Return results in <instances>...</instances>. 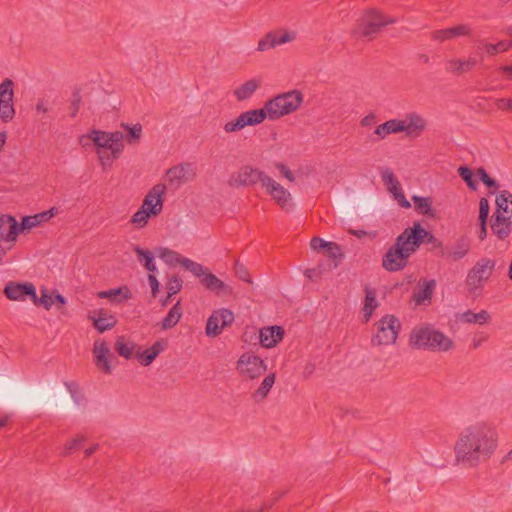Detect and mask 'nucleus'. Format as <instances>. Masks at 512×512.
I'll return each instance as SVG.
<instances>
[{"mask_svg": "<svg viewBox=\"0 0 512 512\" xmlns=\"http://www.w3.org/2000/svg\"><path fill=\"white\" fill-rule=\"evenodd\" d=\"M498 446L497 428L490 422L479 421L466 426L455 443L457 461L477 465L490 458Z\"/></svg>", "mask_w": 512, "mask_h": 512, "instance_id": "f257e3e1", "label": "nucleus"}, {"mask_svg": "<svg viewBox=\"0 0 512 512\" xmlns=\"http://www.w3.org/2000/svg\"><path fill=\"white\" fill-rule=\"evenodd\" d=\"M429 232L420 222H414L406 228L397 238L395 243L387 250L383 257L382 265L389 272H397L404 269L408 258L416 252L422 240Z\"/></svg>", "mask_w": 512, "mask_h": 512, "instance_id": "f03ea898", "label": "nucleus"}, {"mask_svg": "<svg viewBox=\"0 0 512 512\" xmlns=\"http://www.w3.org/2000/svg\"><path fill=\"white\" fill-rule=\"evenodd\" d=\"M124 134L122 132H106L91 130L79 138L82 146L94 145L101 164L110 166L124 150Z\"/></svg>", "mask_w": 512, "mask_h": 512, "instance_id": "7ed1b4c3", "label": "nucleus"}, {"mask_svg": "<svg viewBox=\"0 0 512 512\" xmlns=\"http://www.w3.org/2000/svg\"><path fill=\"white\" fill-rule=\"evenodd\" d=\"M166 186L162 183L154 185L144 196L140 208L132 215L131 223L136 228H144L151 217L158 216L164 207Z\"/></svg>", "mask_w": 512, "mask_h": 512, "instance_id": "20e7f679", "label": "nucleus"}, {"mask_svg": "<svg viewBox=\"0 0 512 512\" xmlns=\"http://www.w3.org/2000/svg\"><path fill=\"white\" fill-rule=\"evenodd\" d=\"M411 344L417 349L446 352L453 346V341L432 326L415 327L410 335Z\"/></svg>", "mask_w": 512, "mask_h": 512, "instance_id": "39448f33", "label": "nucleus"}, {"mask_svg": "<svg viewBox=\"0 0 512 512\" xmlns=\"http://www.w3.org/2000/svg\"><path fill=\"white\" fill-rule=\"evenodd\" d=\"M303 100L302 92L298 89H293L268 100L262 109L266 114V118L276 120L298 110L303 104Z\"/></svg>", "mask_w": 512, "mask_h": 512, "instance_id": "423d86ee", "label": "nucleus"}, {"mask_svg": "<svg viewBox=\"0 0 512 512\" xmlns=\"http://www.w3.org/2000/svg\"><path fill=\"white\" fill-rule=\"evenodd\" d=\"M496 267V261L483 257L470 269L466 276V284L469 292L479 295L485 283L490 279Z\"/></svg>", "mask_w": 512, "mask_h": 512, "instance_id": "0eeeda50", "label": "nucleus"}, {"mask_svg": "<svg viewBox=\"0 0 512 512\" xmlns=\"http://www.w3.org/2000/svg\"><path fill=\"white\" fill-rule=\"evenodd\" d=\"M393 22V18H385L376 11L369 10L361 16L359 24L353 33L355 35L370 37L377 33L381 27Z\"/></svg>", "mask_w": 512, "mask_h": 512, "instance_id": "6e6552de", "label": "nucleus"}, {"mask_svg": "<svg viewBox=\"0 0 512 512\" xmlns=\"http://www.w3.org/2000/svg\"><path fill=\"white\" fill-rule=\"evenodd\" d=\"M236 368L242 376L255 379L267 370V364L256 354L246 352L237 360Z\"/></svg>", "mask_w": 512, "mask_h": 512, "instance_id": "1a4fd4ad", "label": "nucleus"}, {"mask_svg": "<svg viewBox=\"0 0 512 512\" xmlns=\"http://www.w3.org/2000/svg\"><path fill=\"white\" fill-rule=\"evenodd\" d=\"M266 119L263 109H252L239 114L235 119L227 121L223 129L226 133H234L247 126H256Z\"/></svg>", "mask_w": 512, "mask_h": 512, "instance_id": "9d476101", "label": "nucleus"}, {"mask_svg": "<svg viewBox=\"0 0 512 512\" xmlns=\"http://www.w3.org/2000/svg\"><path fill=\"white\" fill-rule=\"evenodd\" d=\"M268 175L251 166H244L238 172L231 175L229 185L233 188L252 186L261 183L263 186Z\"/></svg>", "mask_w": 512, "mask_h": 512, "instance_id": "9b49d317", "label": "nucleus"}, {"mask_svg": "<svg viewBox=\"0 0 512 512\" xmlns=\"http://www.w3.org/2000/svg\"><path fill=\"white\" fill-rule=\"evenodd\" d=\"M400 328L399 320L392 315H385L378 324V331L374 342L379 345H391L397 340Z\"/></svg>", "mask_w": 512, "mask_h": 512, "instance_id": "f8f14e48", "label": "nucleus"}, {"mask_svg": "<svg viewBox=\"0 0 512 512\" xmlns=\"http://www.w3.org/2000/svg\"><path fill=\"white\" fill-rule=\"evenodd\" d=\"M234 313L227 308H220L209 316L205 333L208 337H216L220 335L223 329L230 326L234 322Z\"/></svg>", "mask_w": 512, "mask_h": 512, "instance_id": "ddd939ff", "label": "nucleus"}, {"mask_svg": "<svg viewBox=\"0 0 512 512\" xmlns=\"http://www.w3.org/2000/svg\"><path fill=\"white\" fill-rule=\"evenodd\" d=\"M14 83L6 78L0 83V119L8 122L15 116Z\"/></svg>", "mask_w": 512, "mask_h": 512, "instance_id": "4468645a", "label": "nucleus"}, {"mask_svg": "<svg viewBox=\"0 0 512 512\" xmlns=\"http://www.w3.org/2000/svg\"><path fill=\"white\" fill-rule=\"evenodd\" d=\"M195 176L196 170L191 163L176 165L166 172V179L174 188H179L184 183L192 181Z\"/></svg>", "mask_w": 512, "mask_h": 512, "instance_id": "2eb2a0df", "label": "nucleus"}, {"mask_svg": "<svg viewBox=\"0 0 512 512\" xmlns=\"http://www.w3.org/2000/svg\"><path fill=\"white\" fill-rule=\"evenodd\" d=\"M263 188L279 206L284 209L290 208L292 199L291 193L280 183L268 176V178L265 179Z\"/></svg>", "mask_w": 512, "mask_h": 512, "instance_id": "dca6fc26", "label": "nucleus"}, {"mask_svg": "<svg viewBox=\"0 0 512 512\" xmlns=\"http://www.w3.org/2000/svg\"><path fill=\"white\" fill-rule=\"evenodd\" d=\"M35 286L31 282H9L4 288V293L12 301H25L28 297H35Z\"/></svg>", "mask_w": 512, "mask_h": 512, "instance_id": "f3484780", "label": "nucleus"}, {"mask_svg": "<svg viewBox=\"0 0 512 512\" xmlns=\"http://www.w3.org/2000/svg\"><path fill=\"white\" fill-rule=\"evenodd\" d=\"M472 33V27L468 23H462L453 27L435 30L431 33L433 41L443 43L459 37H467Z\"/></svg>", "mask_w": 512, "mask_h": 512, "instance_id": "a211bd4d", "label": "nucleus"}, {"mask_svg": "<svg viewBox=\"0 0 512 512\" xmlns=\"http://www.w3.org/2000/svg\"><path fill=\"white\" fill-rule=\"evenodd\" d=\"M93 354L95 357L96 366L103 370L105 373L110 374L113 370L111 365V358L113 355L108 343L101 339L95 340Z\"/></svg>", "mask_w": 512, "mask_h": 512, "instance_id": "6ab92c4d", "label": "nucleus"}, {"mask_svg": "<svg viewBox=\"0 0 512 512\" xmlns=\"http://www.w3.org/2000/svg\"><path fill=\"white\" fill-rule=\"evenodd\" d=\"M23 231L21 224L12 215L0 216V242L16 241L20 232Z\"/></svg>", "mask_w": 512, "mask_h": 512, "instance_id": "aec40b11", "label": "nucleus"}, {"mask_svg": "<svg viewBox=\"0 0 512 512\" xmlns=\"http://www.w3.org/2000/svg\"><path fill=\"white\" fill-rule=\"evenodd\" d=\"M479 59L470 55L467 58H450L446 61V70L454 75H462L473 70Z\"/></svg>", "mask_w": 512, "mask_h": 512, "instance_id": "412c9836", "label": "nucleus"}, {"mask_svg": "<svg viewBox=\"0 0 512 512\" xmlns=\"http://www.w3.org/2000/svg\"><path fill=\"white\" fill-rule=\"evenodd\" d=\"M404 123L405 133L411 138L419 137L427 127L426 119L416 112L409 113L404 118Z\"/></svg>", "mask_w": 512, "mask_h": 512, "instance_id": "4be33fe9", "label": "nucleus"}, {"mask_svg": "<svg viewBox=\"0 0 512 512\" xmlns=\"http://www.w3.org/2000/svg\"><path fill=\"white\" fill-rule=\"evenodd\" d=\"M491 230L499 241L508 242L512 233V217L493 215Z\"/></svg>", "mask_w": 512, "mask_h": 512, "instance_id": "5701e85b", "label": "nucleus"}, {"mask_svg": "<svg viewBox=\"0 0 512 512\" xmlns=\"http://www.w3.org/2000/svg\"><path fill=\"white\" fill-rule=\"evenodd\" d=\"M284 330L281 326H268L260 329L259 340L264 348L275 347L283 338Z\"/></svg>", "mask_w": 512, "mask_h": 512, "instance_id": "b1692460", "label": "nucleus"}, {"mask_svg": "<svg viewBox=\"0 0 512 512\" xmlns=\"http://www.w3.org/2000/svg\"><path fill=\"white\" fill-rule=\"evenodd\" d=\"M57 213L58 209L52 207L46 211H42L34 215L24 216L21 221V228L24 231L40 226L41 224L47 222L52 217H54Z\"/></svg>", "mask_w": 512, "mask_h": 512, "instance_id": "393cba45", "label": "nucleus"}, {"mask_svg": "<svg viewBox=\"0 0 512 512\" xmlns=\"http://www.w3.org/2000/svg\"><path fill=\"white\" fill-rule=\"evenodd\" d=\"M261 85V79L260 78H251L242 84H240L235 90L233 91L234 97L238 101H246L252 98L254 93L258 90V88Z\"/></svg>", "mask_w": 512, "mask_h": 512, "instance_id": "a878e982", "label": "nucleus"}, {"mask_svg": "<svg viewBox=\"0 0 512 512\" xmlns=\"http://www.w3.org/2000/svg\"><path fill=\"white\" fill-rule=\"evenodd\" d=\"M456 319L459 322L466 324H478L485 325L490 322L491 314L487 310H480L479 312H473L470 310L458 313Z\"/></svg>", "mask_w": 512, "mask_h": 512, "instance_id": "bb28decb", "label": "nucleus"}, {"mask_svg": "<svg viewBox=\"0 0 512 512\" xmlns=\"http://www.w3.org/2000/svg\"><path fill=\"white\" fill-rule=\"evenodd\" d=\"M435 280H425L419 284L418 290L414 293V301L417 305H429L435 289Z\"/></svg>", "mask_w": 512, "mask_h": 512, "instance_id": "cd10ccee", "label": "nucleus"}, {"mask_svg": "<svg viewBox=\"0 0 512 512\" xmlns=\"http://www.w3.org/2000/svg\"><path fill=\"white\" fill-rule=\"evenodd\" d=\"M496 210L494 215L512 217V193L503 190L496 196Z\"/></svg>", "mask_w": 512, "mask_h": 512, "instance_id": "c85d7f7f", "label": "nucleus"}, {"mask_svg": "<svg viewBox=\"0 0 512 512\" xmlns=\"http://www.w3.org/2000/svg\"><path fill=\"white\" fill-rule=\"evenodd\" d=\"M470 250V241L465 237H461L456 240L454 245L450 247L444 256L453 261H458L463 259Z\"/></svg>", "mask_w": 512, "mask_h": 512, "instance_id": "c756f323", "label": "nucleus"}, {"mask_svg": "<svg viewBox=\"0 0 512 512\" xmlns=\"http://www.w3.org/2000/svg\"><path fill=\"white\" fill-rule=\"evenodd\" d=\"M165 348L166 343L158 340L149 349L139 352L137 358L141 365L149 366Z\"/></svg>", "mask_w": 512, "mask_h": 512, "instance_id": "7c9ffc66", "label": "nucleus"}, {"mask_svg": "<svg viewBox=\"0 0 512 512\" xmlns=\"http://www.w3.org/2000/svg\"><path fill=\"white\" fill-rule=\"evenodd\" d=\"M183 314L180 301H177L169 310L167 315L162 319L161 329L168 330L177 325Z\"/></svg>", "mask_w": 512, "mask_h": 512, "instance_id": "2f4dec72", "label": "nucleus"}, {"mask_svg": "<svg viewBox=\"0 0 512 512\" xmlns=\"http://www.w3.org/2000/svg\"><path fill=\"white\" fill-rule=\"evenodd\" d=\"M511 46L510 42L500 41L496 44H490L486 42H480L478 45V49L480 51L479 61L482 62L484 59V55L492 56L499 52L506 51Z\"/></svg>", "mask_w": 512, "mask_h": 512, "instance_id": "473e14b6", "label": "nucleus"}, {"mask_svg": "<svg viewBox=\"0 0 512 512\" xmlns=\"http://www.w3.org/2000/svg\"><path fill=\"white\" fill-rule=\"evenodd\" d=\"M98 297L102 299L112 298L115 302H121L123 300L130 299L132 297V293L127 286H122L119 288L100 291L98 293Z\"/></svg>", "mask_w": 512, "mask_h": 512, "instance_id": "72a5a7b5", "label": "nucleus"}, {"mask_svg": "<svg viewBox=\"0 0 512 512\" xmlns=\"http://www.w3.org/2000/svg\"><path fill=\"white\" fill-rule=\"evenodd\" d=\"M381 178L387 190L393 195L399 194L402 191V187L393 171L390 168H385L381 171Z\"/></svg>", "mask_w": 512, "mask_h": 512, "instance_id": "f704fd0d", "label": "nucleus"}, {"mask_svg": "<svg viewBox=\"0 0 512 512\" xmlns=\"http://www.w3.org/2000/svg\"><path fill=\"white\" fill-rule=\"evenodd\" d=\"M134 251L137 255L138 261L145 266V268L151 272L155 273L157 272V265L155 262L154 255L151 251L143 249L139 246H136L134 248Z\"/></svg>", "mask_w": 512, "mask_h": 512, "instance_id": "c9c22d12", "label": "nucleus"}, {"mask_svg": "<svg viewBox=\"0 0 512 512\" xmlns=\"http://www.w3.org/2000/svg\"><path fill=\"white\" fill-rule=\"evenodd\" d=\"M200 281L208 290L215 291L217 293L227 291V285L209 270H207Z\"/></svg>", "mask_w": 512, "mask_h": 512, "instance_id": "e433bc0d", "label": "nucleus"}, {"mask_svg": "<svg viewBox=\"0 0 512 512\" xmlns=\"http://www.w3.org/2000/svg\"><path fill=\"white\" fill-rule=\"evenodd\" d=\"M88 319L93 321L94 327L99 333L110 330L117 324V319L113 315H109L107 317H96L93 314H89Z\"/></svg>", "mask_w": 512, "mask_h": 512, "instance_id": "4c0bfd02", "label": "nucleus"}, {"mask_svg": "<svg viewBox=\"0 0 512 512\" xmlns=\"http://www.w3.org/2000/svg\"><path fill=\"white\" fill-rule=\"evenodd\" d=\"M274 383H275V374L269 373L268 375H266L265 378L262 380L259 388L255 391V393L253 395L254 399L257 401L263 400L270 392Z\"/></svg>", "mask_w": 512, "mask_h": 512, "instance_id": "58836bf2", "label": "nucleus"}, {"mask_svg": "<svg viewBox=\"0 0 512 512\" xmlns=\"http://www.w3.org/2000/svg\"><path fill=\"white\" fill-rule=\"evenodd\" d=\"M317 242H321V247L326 249V252L331 258H338L341 256V249L338 244L334 242L325 241L322 238H314L311 240V247L318 249Z\"/></svg>", "mask_w": 512, "mask_h": 512, "instance_id": "ea45409f", "label": "nucleus"}, {"mask_svg": "<svg viewBox=\"0 0 512 512\" xmlns=\"http://www.w3.org/2000/svg\"><path fill=\"white\" fill-rule=\"evenodd\" d=\"M157 255L161 260H163L166 264L170 266L182 263V260L184 258L176 251H173L165 247L159 248L157 250Z\"/></svg>", "mask_w": 512, "mask_h": 512, "instance_id": "a19ab883", "label": "nucleus"}, {"mask_svg": "<svg viewBox=\"0 0 512 512\" xmlns=\"http://www.w3.org/2000/svg\"><path fill=\"white\" fill-rule=\"evenodd\" d=\"M378 307V301L376 299L375 292L372 290H366L365 302L363 307V313L365 321H369L373 311Z\"/></svg>", "mask_w": 512, "mask_h": 512, "instance_id": "79ce46f5", "label": "nucleus"}, {"mask_svg": "<svg viewBox=\"0 0 512 512\" xmlns=\"http://www.w3.org/2000/svg\"><path fill=\"white\" fill-rule=\"evenodd\" d=\"M181 264L186 270L190 271L194 276L199 277L200 280L202 279V277L205 275V273L208 270L202 264L195 262L186 257L183 258Z\"/></svg>", "mask_w": 512, "mask_h": 512, "instance_id": "37998d69", "label": "nucleus"}, {"mask_svg": "<svg viewBox=\"0 0 512 512\" xmlns=\"http://www.w3.org/2000/svg\"><path fill=\"white\" fill-rule=\"evenodd\" d=\"M415 208L423 215H432V202L429 197L414 195L412 197Z\"/></svg>", "mask_w": 512, "mask_h": 512, "instance_id": "c03bdc74", "label": "nucleus"}, {"mask_svg": "<svg viewBox=\"0 0 512 512\" xmlns=\"http://www.w3.org/2000/svg\"><path fill=\"white\" fill-rule=\"evenodd\" d=\"M32 301L35 305H42L46 310H49L54 303V297L48 289L44 288L41 290L40 297L37 296L35 291V297L32 298Z\"/></svg>", "mask_w": 512, "mask_h": 512, "instance_id": "a18cd8bd", "label": "nucleus"}, {"mask_svg": "<svg viewBox=\"0 0 512 512\" xmlns=\"http://www.w3.org/2000/svg\"><path fill=\"white\" fill-rule=\"evenodd\" d=\"M458 173L461 178L466 182L467 186L472 189H477V181L475 179V175L473 172L466 166H460L458 168Z\"/></svg>", "mask_w": 512, "mask_h": 512, "instance_id": "49530a36", "label": "nucleus"}, {"mask_svg": "<svg viewBox=\"0 0 512 512\" xmlns=\"http://www.w3.org/2000/svg\"><path fill=\"white\" fill-rule=\"evenodd\" d=\"M115 348L120 356L129 359L132 356L135 346L132 343L123 342L122 338H118L115 343Z\"/></svg>", "mask_w": 512, "mask_h": 512, "instance_id": "de8ad7c7", "label": "nucleus"}, {"mask_svg": "<svg viewBox=\"0 0 512 512\" xmlns=\"http://www.w3.org/2000/svg\"><path fill=\"white\" fill-rule=\"evenodd\" d=\"M235 273L237 277L247 283H252L251 277L245 265L241 263L239 260H236L234 263Z\"/></svg>", "mask_w": 512, "mask_h": 512, "instance_id": "09e8293b", "label": "nucleus"}, {"mask_svg": "<svg viewBox=\"0 0 512 512\" xmlns=\"http://www.w3.org/2000/svg\"><path fill=\"white\" fill-rule=\"evenodd\" d=\"M273 38L275 39V45H282L288 42L293 41L296 38V32L292 30H287L283 34L278 35L273 32Z\"/></svg>", "mask_w": 512, "mask_h": 512, "instance_id": "8fccbe9b", "label": "nucleus"}, {"mask_svg": "<svg viewBox=\"0 0 512 512\" xmlns=\"http://www.w3.org/2000/svg\"><path fill=\"white\" fill-rule=\"evenodd\" d=\"M123 126L128 131L129 142L130 143L137 142L141 136L142 126L140 124L123 125Z\"/></svg>", "mask_w": 512, "mask_h": 512, "instance_id": "3c124183", "label": "nucleus"}, {"mask_svg": "<svg viewBox=\"0 0 512 512\" xmlns=\"http://www.w3.org/2000/svg\"><path fill=\"white\" fill-rule=\"evenodd\" d=\"M276 47L273 32L268 33L265 37L258 42V51H266Z\"/></svg>", "mask_w": 512, "mask_h": 512, "instance_id": "603ef678", "label": "nucleus"}, {"mask_svg": "<svg viewBox=\"0 0 512 512\" xmlns=\"http://www.w3.org/2000/svg\"><path fill=\"white\" fill-rule=\"evenodd\" d=\"M477 176L487 187L493 188L494 190H497L499 188L498 183L489 177L484 168L480 167L477 170Z\"/></svg>", "mask_w": 512, "mask_h": 512, "instance_id": "864d4df0", "label": "nucleus"}, {"mask_svg": "<svg viewBox=\"0 0 512 512\" xmlns=\"http://www.w3.org/2000/svg\"><path fill=\"white\" fill-rule=\"evenodd\" d=\"M182 288V281L178 277H172L167 282L168 297L177 294Z\"/></svg>", "mask_w": 512, "mask_h": 512, "instance_id": "5fc2aeb1", "label": "nucleus"}, {"mask_svg": "<svg viewBox=\"0 0 512 512\" xmlns=\"http://www.w3.org/2000/svg\"><path fill=\"white\" fill-rule=\"evenodd\" d=\"M386 124H388L389 132L391 133H399V132H405V123L404 119H392L386 121Z\"/></svg>", "mask_w": 512, "mask_h": 512, "instance_id": "6e6d98bb", "label": "nucleus"}, {"mask_svg": "<svg viewBox=\"0 0 512 512\" xmlns=\"http://www.w3.org/2000/svg\"><path fill=\"white\" fill-rule=\"evenodd\" d=\"M489 201L486 198H481L479 202V221L487 222L489 214Z\"/></svg>", "mask_w": 512, "mask_h": 512, "instance_id": "4d7b16f0", "label": "nucleus"}, {"mask_svg": "<svg viewBox=\"0 0 512 512\" xmlns=\"http://www.w3.org/2000/svg\"><path fill=\"white\" fill-rule=\"evenodd\" d=\"M276 168L279 170V172L290 182L295 181V177L291 170L283 163H277Z\"/></svg>", "mask_w": 512, "mask_h": 512, "instance_id": "13d9d810", "label": "nucleus"}, {"mask_svg": "<svg viewBox=\"0 0 512 512\" xmlns=\"http://www.w3.org/2000/svg\"><path fill=\"white\" fill-rule=\"evenodd\" d=\"M374 134L379 138V139H385L389 134V128H388V124L383 123L381 125H379L375 131H374Z\"/></svg>", "mask_w": 512, "mask_h": 512, "instance_id": "bf43d9fd", "label": "nucleus"}, {"mask_svg": "<svg viewBox=\"0 0 512 512\" xmlns=\"http://www.w3.org/2000/svg\"><path fill=\"white\" fill-rule=\"evenodd\" d=\"M82 443H83V437H81V436L71 440L69 443H67L65 445V448H64L65 449V453H69L72 450L80 447Z\"/></svg>", "mask_w": 512, "mask_h": 512, "instance_id": "052dcab7", "label": "nucleus"}, {"mask_svg": "<svg viewBox=\"0 0 512 512\" xmlns=\"http://www.w3.org/2000/svg\"><path fill=\"white\" fill-rule=\"evenodd\" d=\"M147 278H148V282L151 287L152 293L154 296H156V294L159 291V281L157 280L156 276L153 275V273H150Z\"/></svg>", "mask_w": 512, "mask_h": 512, "instance_id": "680f3d73", "label": "nucleus"}, {"mask_svg": "<svg viewBox=\"0 0 512 512\" xmlns=\"http://www.w3.org/2000/svg\"><path fill=\"white\" fill-rule=\"evenodd\" d=\"M496 105L499 109L512 110V99L501 98L498 99Z\"/></svg>", "mask_w": 512, "mask_h": 512, "instance_id": "e2e57ef3", "label": "nucleus"}, {"mask_svg": "<svg viewBox=\"0 0 512 512\" xmlns=\"http://www.w3.org/2000/svg\"><path fill=\"white\" fill-rule=\"evenodd\" d=\"M394 198L398 201L399 205L403 208H410L411 203L405 198L403 191L395 195Z\"/></svg>", "mask_w": 512, "mask_h": 512, "instance_id": "0e129e2a", "label": "nucleus"}, {"mask_svg": "<svg viewBox=\"0 0 512 512\" xmlns=\"http://www.w3.org/2000/svg\"><path fill=\"white\" fill-rule=\"evenodd\" d=\"M315 369V364L312 362H308L303 368V376L305 378H310L314 374Z\"/></svg>", "mask_w": 512, "mask_h": 512, "instance_id": "69168bd1", "label": "nucleus"}, {"mask_svg": "<svg viewBox=\"0 0 512 512\" xmlns=\"http://www.w3.org/2000/svg\"><path fill=\"white\" fill-rule=\"evenodd\" d=\"M485 340L486 336L484 334H476L472 339V345L474 348H479Z\"/></svg>", "mask_w": 512, "mask_h": 512, "instance_id": "338daca9", "label": "nucleus"}, {"mask_svg": "<svg viewBox=\"0 0 512 512\" xmlns=\"http://www.w3.org/2000/svg\"><path fill=\"white\" fill-rule=\"evenodd\" d=\"M36 111L37 112H41V113H47L48 112V103L46 100L44 99H41L38 101V103L36 104V107H35Z\"/></svg>", "mask_w": 512, "mask_h": 512, "instance_id": "774afa93", "label": "nucleus"}]
</instances>
